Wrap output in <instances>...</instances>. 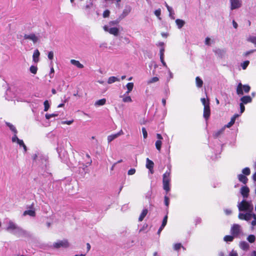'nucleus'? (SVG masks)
Here are the masks:
<instances>
[{"label": "nucleus", "mask_w": 256, "mask_h": 256, "mask_svg": "<svg viewBox=\"0 0 256 256\" xmlns=\"http://www.w3.org/2000/svg\"><path fill=\"white\" fill-rule=\"evenodd\" d=\"M106 99L102 98V99L97 100L95 103V105L96 106H103L106 104Z\"/></svg>", "instance_id": "nucleus-28"}, {"label": "nucleus", "mask_w": 256, "mask_h": 256, "mask_svg": "<svg viewBox=\"0 0 256 256\" xmlns=\"http://www.w3.org/2000/svg\"><path fill=\"white\" fill-rule=\"evenodd\" d=\"M154 162L148 158H147L146 161V168L150 170L152 174L154 173Z\"/></svg>", "instance_id": "nucleus-10"}, {"label": "nucleus", "mask_w": 256, "mask_h": 256, "mask_svg": "<svg viewBox=\"0 0 256 256\" xmlns=\"http://www.w3.org/2000/svg\"><path fill=\"white\" fill-rule=\"evenodd\" d=\"M58 116V114H46V118L48 120L50 119L52 117H55Z\"/></svg>", "instance_id": "nucleus-41"}, {"label": "nucleus", "mask_w": 256, "mask_h": 256, "mask_svg": "<svg viewBox=\"0 0 256 256\" xmlns=\"http://www.w3.org/2000/svg\"><path fill=\"white\" fill-rule=\"evenodd\" d=\"M248 41L251 42L256 46V36H250L248 38Z\"/></svg>", "instance_id": "nucleus-42"}, {"label": "nucleus", "mask_w": 256, "mask_h": 256, "mask_svg": "<svg viewBox=\"0 0 256 256\" xmlns=\"http://www.w3.org/2000/svg\"><path fill=\"white\" fill-rule=\"evenodd\" d=\"M94 4L90 0H88L86 2V5L84 6L82 8L87 13L90 12V10L93 7Z\"/></svg>", "instance_id": "nucleus-12"}, {"label": "nucleus", "mask_w": 256, "mask_h": 256, "mask_svg": "<svg viewBox=\"0 0 256 256\" xmlns=\"http://www.w3.org/2000/svg\"><path fill=\"white\" fill-rule=\"evenodd\" d=\"M158 80H159L158 78L156 76H154V77H153L151 79H150V80H148V84H150L152 83L157 82Z\"/></svg>", "instance_id": "nucleus-36"}, {"label": "nucleus", "mask_w": 256, "mask_h": 256, "mask_svg": "<svg viewBox=\"0 0 256 256\" xmlns=\"http://www.w3.org/2000/svg\"><path fill=\"white\" fill-rule=\"evenodd\" d=\"M30 70L32 74H36L38 70V68L36 66H32L30 67Z\"/></svg>", "instance_id": "nucleus-38"}, {"label": "nucleus", "mask_w": 256, "mask_h": 256, "mask_svg": "<svg viewBox=\"0 0 256 256\" xmlns=\"http://www.w3.org/2000/svg\"><path fill=\"white\" fill-rule=\"evenodd\" d=\"M254 52H255V50H249V51H248V52H244V56H248V54H252Z\"/></svg>", "instance_id": "nucleus-56"}, {"label": "nucleus", "mask_w": 256, "mask_h": 256, "mask_svg": "<svg viewBox=\"0 0 256 256\" xmlns=\"http://www.w3.org/2000/svg\"><path fill=\"white\" fill-rule=\"evenodd\" d=\"M69 246V242L66 239L58 240L53 244V247L55 248H68Z\"/></svg>", "instance_id": "nucleus-3"}, {"label": "nucleus", "mask_w": 256, "mask_h": 256, "mask_svg": "<svg viewBox=\"0 0 256 256\" xmlns=\"http://www.w3.org/2000/svg\"><path fill=\"white\" fill-rule=\"evenodd\" d=\"M250 192L249 188L246 186H243L241 188V194L244 198H247Z\"/></svg>", "instance_id": "nucleus-14"}, {"label": "nucleus", "mask_w": 256, "mask_h": 256, "mask_svg": "<svg viewBox=\"0 0 256 256\" xmlns=\"http://www.w3.org/2000/svg\"><path fill=\"white\" fill-rule=\"evenodd\" d=\"M238 206L240 211H245L250 209V205L248 202L242 200Z\"/></svg>", "instance_id": "nucleus-4"}, {"label": "nucleus", "mask_w": 256, "mask_h": 256, "mask_svg": "<svg viewBox=\"0 0 256 256\" xmlns=\"http://www.w3.org/2000/svg\"><path fill=\"white\" fill-rule=\"evenodd\" d=\"M162 142L161 140H157L156 142V144H155V145H156V148L160 152V150H161V147H162Z\"/></svg>", "instance_id": "nucleus-32"}, {"label": "nucleus", "mask_w": 256, "mask_h": 256, "mask_svg": "<svg viewBox=\"0 0 256 256\" xmlns=\"http://www.w3.org/2000/svg\"><path fill=\"white\" fill-rule=\"evenodd\" d=\"M200 100L202 104L204 105V107L205 106H210V102L208 100V102H206L205 98H202Z\"/></svg>", "instance_id": "nucleus-44"}, {"label": "nucleus", "mask_w": 256, "mask_h": 256, "mask_svg": "<svg viewBox=\"0 0 256 256\" xmlns=\"http://www.w3.org/2000/svg\"><path fill=\"white\" fill-rule=\"evenodd\" d=\"M164 48H161L160 50V60L162 62L163 66L165 67H167V65L166 62L164 60Z\"/></svg>", "instance_id": "nucleus-15"}, {"label": "nucleus", "mask_w": 256, "mask_h": 256, "mask_svg": "<svg viewBox=\"0 0 256 256\" xmlns=\"http://www.w3.org/2000/svg\"><path fill=\"white\" fill-rule=\"evenodd\" d=\"M73 122V120H67V121H64L62 122V123L64 124H66L68 125L71 124Z\"/></svg>", "instance_id": "nucleus-58"}, {"label": "nucleus", "mask_w": 256, "mask_h": 256, "mask_svg": "<svg viewBox=\"0 0 256 256\" xmlns=\"http://www.w3.org/2000/svg\"><path fill=\"white\" fill-rule=\"evenodd\" d=\"M240 226L238 224H234L231 228V233L234 236H238L240 232Z\"/></svg>", "instance_id": "nucleus-6"}, {"label": "nucleus", "mask_w": 256, "mask_h": 256, "mask_svg": "<svg viewBox=\"0 0 256 256\" xmlns=\"http://www.w3.org/2000/svg\"><path fill=\"white\" fill-rule=\"evenodd\" d=\"M242 172L246 176H249L250 174V168L248 167L245 168L242 170Z\"/></svg>", "instance_id": "nucleus-31"}, {"label": "nucleus", "mask_w": 256, "mask_h": 256, "mask_svg": "<svg viewBox=\"0 0 256 256\" xmlns=\"http://www.w3.org/2000/svg\"><path fill=\"white\" fill-rule=\"evenodd\" d=\"M44 112L48 111L50 106L48 101V100H46L44 102Z\"/></svg>", "instance_id": "nucleus-35"}, {"label": "nucleus", "mask_w": 256, "mask_h": 256, "mask_svg": "<svg viewBox=\"0 0 256 256\" xmlns=\"http://www.w3.org/2000/svg\"><path fill=\"white\" fill-rule=\"evenodd\" d=\"M142 130L144 138H146L148 137V133L146 128L144 127L142 128Z\"/></svg>", "instance_id": "nucleus-49"}, {"label": "nucleus", "mask_w": 256, "mask_h": 256, "mask_svg": "<svg viewBox=\"0 0 256 256\" xmlns=\"http://www.w3.org/2000/svg\"><path fill=\"white\" fill-rule=\"evenodd\" d=\"M104 29L105 31L108 32L110 34L114 36H117L118 34L119 30L117 28H108L106 26H105L104 27Z\"/></svg>", "instance_id": "nucleus-8"}, {"label": "nucleus", "mask_w": 256, "mask_h": 256, "mask_svg": "<svg viewBox=\"0 0 256 256\" xmlns=\"http://www.w3.org/2000/svg\"><path fill=\"white\" fill-rule=\"evenodd\" d=\"M230 9L232 10L238 8L242 6L241 0H230Z\"/></svg>", "instance_id": "nucleus-5"}, {"label": "nucleus", "mask_w": 256, "mask_h": 256, "mask_svg": "<svg viewBox=\"0 0 256 256\" xmlns=\"http://www.w3.org/2000/svg\"><path fill=\"white\" fill-rule=\"evenodd\" d=\"M176 25L178 26V27L179 28H181L184 24L185 22L184 20H180V19H177L176 20Z\"/></svg>", "instance_id": "nucleus-27"}, {"label": "nucleus", "mask_w": 256, "mask_h": 256, "mask_svg": "<svg viewBox=\"0 0 256 256\" xmlns=\"http://www.w3.org/2000/svg\"><path fill=\"white\" fill-rule=\"evenodd\" d=\"M18 144L20 146L24 148V152H26L27 148L24 142V141L22 140H18Z\"/></svg>", "instance_id": "nucleus-34"}, {"label": "nucleus", "mask_w": 256, "mask_h": 256, "mask_svg": "<svg viewBox=\"0 0 256 256\" xmlns=\"http://www.w3.org/2000/svg\"><path fill=\"white\" fill-rule=\"evenodd\" d=\"M118 22L117 21V20H114V21H112L110 22V24L111 25H114V24H118Z\"/></svg>", "instance_id": "nucleus-64"}, {"label": "nucleus", "mask_w": 256, "mask_h": 256, "mask_svg": "<svg viewBox=\"0 0 256 256\" xmlns=\"http://www.w3.org/2000/svg\"><path fill=\"white\" fill-rule=\"evenodd\" d=\"M6 124L9 127L10 130L14 134L17 133V130L15 126L10 122H6Z\"/></svg>", "instance_id": "nucleus-29"}, {"label": "nucleus", "mask_w": 256, "mask_h": 256, "mask_svg": "<svg viewBox=\"0 0 256 256\" xmlns=\"http://www.w3.org/2000/svg\"><path fill=\"white\" fill-rule=\"evenodd\" d=\"M18 140H20L17 136H16V134H14V136L12 138V142H15L16 141L18 142Z\"/></svg>", "instance_id": "nucleus-57"}, {"label": "nucleus", "mask_w": 256, "mask_h": 256, "mask_svg": "<svg viewBox=\"0 0 256 256\" xmlns=\"http://www.w3.org/2000/svg\"><path fill=\"white\" fill-rule=\"evenodd\" d=\"M110 12L108 10H104L103 12V17L104 18L108 17L110 16Z\"/></svg>", "instance_id": "nucleus-50"}, {"label": "nucleus", "mask_w": 256, "mask_h": 256, "mask_svg": "<svg viewBox=\"0 0 256 256\" xmlns=\"http://www.w3.org/2000/svg\"><path fill=\"white\" fill-rule=\"evenodd\" d=\"M29 215L31 216H36V212L34 210H25L23 213V216Z\"/></svg>", "instance_id": "nucleus-23"}, {"label": "nucleus", "mask_w": 256, "mask_h": 256, "mask_svg": "<svg viewBox=\"0 0 256 256\" xmlns=\"http://www.w3.org/2000/svg\"><path fill=\"white\" fill-rule=\"evenodd\" d=\"M168 216V215H166L164 216V217L163 218L162 222V226H165L167 224Z\"/></svg>", "instance_id": "nucleus-46"}, {"label": "nucleus", "mask_w": 256, "mask_h": 256, "mask_svg": "<svg viewBox=\"0 0 256 256\" xmlns=\"http://www.w3.org/2000/svg\"><path fill=\"white\" fill-rule=\"evenodd\" d=\"M136 172V170L134 168H131L130 170H128V175H132L134 174Z\"/></svg>", "instance_id": "nucleus-53"}, {"label": "nucleus", "mask_w": 256, "mask_h": 256, "mask_svg": "<svg viewBox=\"0 0 256 256\" xmlns=\"http://www.w3.org/2000/svg\"><path fill=\"white\" fill-rule=\"evenodd\" d=\"M196 85L197 87L200 88L202 86L203 81L199 76L196 77Z\"/></svg>", "instance_id": "nucleus-25"}, {"label": "nucleus", "mask_w": 256, "mask_h": 256, "mask_svg": "<svg viewBox=\"0 0 256 256\" xmlns=\"http://www.w3.org/2000/svg\"><path fill=\"white\" fill-rule=\"evenodd\" d=\"M240 248L244 250H247L250 248L248 244L244 241L240 242Z\"/></svg>", "instance_id": "nucleus-19"}, {"label": "nucleus", "mask_w": 256, "mask_h": 256, "mask_svg": "<svg viewBox=\"0 0 256 256\" xmlns=\"http://www.w3.org/2000/svg\"><path fill=\"white\" fill-rule=\"evenodd\" d=\"M166 7L168 11L170 13L172 10V8H170L166 3Z\"/></svg>", "instance_id": "nucleus-61"}, {"label": "nucleus", "mask_w": 256, "mask_h": 256, "mask_svg": "<svg viewBox=\"0 0 256 256\" xmlns=\"http://www.w3.org/2000/svg\"><path fill=\"white\" fill-rule=\"evenodd\" d=\"M134 83L133 82H128L126 84V88H127V91L126 92V94H128L130 92L132 91L133 88H134Z\"/></svg>", "instance_id": "nucleus-24"}, {"label": "nucleus", "mask_w": 256, "mask_h": 256, "mask_svg": "<svg viewBox=\"0 0 256 256\" xmlns=\"http://www.w3.org/2000/svg\"><path fill=\"white\" fill-rule=\"evenodd\" d=\"M234 240V236L227 235L224 237V240L226 242H232Z\"/></svg>", "instance_id": "nucleus-37"}, {"label": "nucleus", "mask_w": 256, "mask_h": 256, "mask_svg": "<svg viewBox=\"0 0 256 256\" xmlns=\"http://www.w3.org/2000/svg\"><path fill=\"white\" fill-rule=\"evenodd\" d=\"M120 81V79L116 77V76H110L108 80V84H112L116 82H118Z\"/></svg>", "instance_id": "nucleus-26"}, {"label": "nucleus", "mask_w": 256, "mask_h": 256, "mask_svg": "<svg viewBox=\"0 0 256 256\" xmlns=\"http://www.w3.org/2000/svg\"><path fill=\"white\" fill-rule=\"evenodd\" d=\"M48 58L50 60H52L53 58H54V52H53L52 51H50L48 52Z\"/></svg>", "instance_id": "nucleus-52"}, {"label": "nucleus", "mask_w": 256, "mask_h": 256, "mask_svg": "<svg viewBox=\"0 0 256 256\" xmlns=\"http://www.w3.org/2000/svg\"><path fill=\"white\" fill-rule=\"evenodd\" d=\"M170 170H167L162 176L163 188L167 192L170 190Z\"/></svg>", "instance_id": "nucleus-1"}, {"label": "nucleus", "mask_w": 256, "mask_h": 256, "mask_svg": "<svg viewBox=\"0 0 256 256\" xmlns=\"http://www.w3.org/2000/svg\"><path fill=\"white\" fill-rule=\"evenodd\" d=\"M148 210L147 209H144L138 218V220L140 222L142 221L144 219V218H145V216L148 214Z\"/></svg>", "instance_id": "nucleus-20"}, {"label": "nucleus", "mask_w": 256, "mask_h": 256, "mask_svg": "<svg viewBox=\"0 0 256 256\" xmlns=\"http://www.w3.org/2000/svg\"><path fill=\"white\" fill-rule=\"evenodd\" d=\"M164 204L167 206L168 207V206H169V202H170V199L169 198H168V196H164Z\"/></svg>", "instance_id": "nucleus-47"}, {"label": "nucleus", "mask_w": 256, "mask_h": 256, "mask_svg": "<svg viewBox=\"0 0 256 256\" xmlns=\"http://www.w3.org/2000/svg\"><path fill=\"white\" fill-rule=\"evenodd\" d=\"M238 256V254H237V253L236 252H232L230 254V256Z\"/></svg>", "instance_id": "nucleus-63"}, {"label": "nucleus", "mask_w": 256, "mask_h": 256, "mask_svg": "<svg viewBox=\"0 0 256 256\" xmlns=\"http://www.w3.org/2000/svg\"><path fill=\"white\" fill-rule=\"evenodd\" d=\"M122 101L124 102H132V100L130 96H126L123 98Z\"/></svg>", "instance_id": "nucleus-40"}, {"label": "nucleus", "mask_w": 256, "mask_h": 256, "mask_svg": "<svg viewBox=\"0 0 256 256\" xmlns=\"http://www.w3.org/2000/svg\"><path fill=\"white\" fill-rule=\"evenodd\" d=\"M250 62L248 60H246L244 61L242 64V67L243 70L246 69V68L248 67V65L249 64Z\"/></svg>", "instance_id": "nucleus-45"}, {"label": "nucleus", "mask_w": 256, "mask_h": 256, "mask_svg": "<svg viewBox=\"0 0 256 256\" xmlns=\"http://www.w3.org/2000/svg\"><path fill=\"white\" fill-rule=\"evenodd\" d=\"M156 138L158 139V140H161L162 139V136L160 134H156Z\"/></svg>", "instance_id": "nucleus-62"}, {"label": "nucleus", "mask_w": 256, "mask_h": 256, "mask_svg": "<svg viewBox=\"0 0 256 256\" xmlns=\"http://www.w3.org/2000/svg\"><path fill=\"white\" fill-rule=\"evenodd\" d=\"M164 226H162V225L160 226V228L158 231V235H159V236L160 235L161 232L162 231V230L164 229Z\"/></svg>", "instance_id": "nucleus-59"}, {"label": "nucleus", "mask_w": 256, "mask_h": 256, "mask_svg": "<svg viewBox=\"0 0 256 256\" xmlns=\"http://www.w3.org/2000/svg\"><path fill=\"white\" fill-rule=\"evenodd\" d=\"M238 180L244 184H246L248 182V178L246 176L243 174H240L238 176Z\"/></svg>", "instance_id": "nucleus-17"}, {"label": "nucleus", "mask_w": 256, "mask_h": 256, "mask_svg": "<svg viewBox=\"0 0 256 256\" xmlns=\"http://www.w3.org/2000/svg\"><path fill=\"white\" fill-rule=\"evenodd\" d=\"M250 87L247 84L242 86L241 83H240L236 88V93L238 95H242L244 94V91L248 93L250 92Z\"/></svg>", "instance_id": "nucleus-2"}, {"label": "nucleus", "mask_w": 256, "mask_h": 256, "mask_svg": "<svg viewBox=\"0 0 256 256\" xmlns=\"http://www.w3.org/2000/svg\"><path fill=\"white\" fill-rule=\"evenodd\" d=\"M238 116V115L237 114L233 116L231 118L230 122L226 126L227 128L231 127L234 124L236 119Z\"/></svg>", "instance_id": "nucleus-18"}, {"label": "nucleus", "mask_w": 256, "mask_h": 256, "mask_svg": "<svg viewBox=\"0 0 256 256\" xmlns=\"http://www.w3.org/2000/svg\"><path fill=\"white\" fill-rule=\"evenodd\" d=\"M122 134H123V132H122V130H120L118 132V133H116V134H113L108 136V142H111L114 140L115 138H118V136H120V135H122Z\"/></svg>", "instance_id": "nucleus-13"}, {"label": "nucleus", "mask_w": 256, "mask_h": 256, "mask_svg": "<svg viewBox=\"0 0 256 256\" xmlns=\"http://www.w3.org/2000/svg\"><path fill=\"white\" fill-rule=\"evenodd\" d=\"M210 116V106L208 105L205 106L204 108L203 116L206 121H207L209 119Z\"/></svg>", "instance_id": "nucleus-7"}, {"label": "nucleus", "mask_w": 256, "mask_h": 256, "mask_svg": "<svg viewBox=\"0 0 256 256\" xmlns=\"http://www.w3.org/2000/svg\"><path fill=\"white\" fill-rule=\"evenodd\" d=\"M16 229V225L12 222H10L8 224V230H14Z\"/></svg>", "instance_id": "nucleus-30"}, {"label": "nucleus", "mask_w": 256, "mask_h": 256, "mask_svg": "<svg viewBox=\"0 0 256 256\" xmlns=\"http://www.w3.org/2000/svg\"><path fill=\"white\" fill-rule=\"evenodd\" d=\"M210 38H206L205 40V44L206 45H210Z\"/></svg>", "instance_id": "nucleus-60"}, {"label": "nucleus", "mask_w": 256, "mask_h": 256, "mask_svg": "<svg viewBox=\"0 0 256 256\" xmlns=\"http://www.w3.org/2000/svg\"><path fill=\"white\" fill-rule=\"evenodd\" d=\"M241 103L243 104H247L250 103L252 101V98L250 96H244L240 98Z\"/></svg>", "instance_id": "nucleus-16"}, {"label": "nucleus", "mask_w": 256, "mask_h": 256, "mask_svg": "<svg viewBox=\"0 0 256 256\" xmlns=\"http://www.w3.org/2000/svg\"><path fill=\"white\" fill-rule=\"evenodd\" d=\"M181 248H182L184 249L180 243L176 244L174 246V248L176 250H178Z\"/></svg>", "instance_id": "nucleus-39"}, {"label": "nucleus", "mask_w": 256, "mask_h": 256, "mask_svg": "<svg viewBox=\"0 0 256 256\" xmlns=\"http://www.w3.org/2000/svg\"><path fill=\"white\" fill-rule=\"evenodd\" d=\"M252 215V214L250 213H246L245 214L239 213L238 215V218L239 219L241 220H245L246 221H248L251 219Z\"/></svg>", "instance_id": "nucleus-9"}, {"label": "nucleus", "mask_w": 256, "mask_h": 256, "mask_svg": "<svg viewBox=\"0 0 256 256\" xmlns=\"http://www.w3.org/2000/svg\"><path fill=\"white\" fill-rule=\"evenodd\" d=\"M247 240L250 242L252 243L255 241L256 237L253 234H250L248 236Z\"/></svg>", "instance_id": "nucleus-33"}, {"label": "nucleus", "mask_w": 256, "mask_h": 256, "mask_svg": "<svg viewBox=\"0 0 256 256\" xmlns=\"http://www.w3.org/2000/svg\"><path fill=\"white\" fill-rule=\"evenodd\" d=\"M24 38L26 40H32L34 43L36 42L38 40V38L34 34H24Z\"/></svg>", "instance_id": "nucleus-11"}, {"label": "nucleus", "mask_w": 256, "mask_h": 256, "mask_svg": "<svg viewBox=\"0 0 256 256\" xmlns=\"http://www.w3.org/2000/svg\"><path fill=\"white\" fill-rule=\"evenodd\" d=\"M70 62L72 64L80 68H84V65L80 64V62L78 60H71Z\"/></svg>", "instance_id": "nucleus-22"}, {"label": "nucleus", "mask_w": 256, "mask_h": 256, "mask_svg": "<svg viewBox=\"0 0 256 256\" xmlns=\"http://www.w3.org/2000/svg\"><path fill=\"white\" fill-rule=\"evenodd\" d=\"M252 217L254 218V220L252 222V224L254 226L256 225V214H253Z\"/></svg>", "instance_id": "nucleus-54"}, {"label": "nucleus", "mask_w": 256, "mask_h": 256, "mask_svg": "<svg viewBox=\"0 0 256 256\" xmlns=\"http://www.w3.org/2000/svg\"><path fill=\"white\" fill-rule=\"evenodd\" d=\"M240 112L241 114L243 113L245 110V106H244V104H242V103H240Z\"/></svg>", "instance_id": "nucleus-51"}, {"label": "nucleus", "mask_w": 256, "mask_h": 256, "mask_svg": "<svg viewBox=\"0 0 256 256\" xmlns=\"http://www.w3.org/2000/svg\"><path fill=\"white\" fill-rule=\"evenodd\" d=\"M154 14L157 17H159L161 14L160 9L156 10L154 11Z\"/></svg>", "instance_id": "nucleus-55"}, {"label": "nucleus", "mask_w": 256, "mask_h": 256, "mask_svg": "<svg viewBox=\"0 0 256 256\" xmlns=\"http://www.w3.org/2000/svg\"><path fill=\"white\" fill-rule=\"evenodd\" d=\"M130 8H128V9H124V10H123V12H122V16L123 17H124L126 16L130 12Z\"/></svg>", "instance_id": "nucleus-48"}, {"label": "nucleus", "mask_w": 256, "mask_h": 256, "mask_svg": "<svg viewBox=\"0 0 256 256\" xmlns=\"http://www.w3.org/2000/svg\"><path fill=\"white\" fill-rule=\"evenodd\" d=\"M40 55V53L38 50H35L34 52L33 56H32L33 60L34 62H38V57H39Z\"/></svg>", "instance_id": "nucleus-21"}, {"label": "nucleus", "mask_w": 256, "mask_h": 256, "mask_svg": "<svg viewBox=\"0 0 256 256\" xmlns=\"http://www.w3.org/2000/svg\"><path fill=\"white\" fill-rule=\"evenodd\" d=\"M224 131V129H222L218 132H215L214 134V138H217L218 137V136L221 134H222V132H223Z\"/></svg>", "instance_id": "nucleus-43"}]
</instances>
